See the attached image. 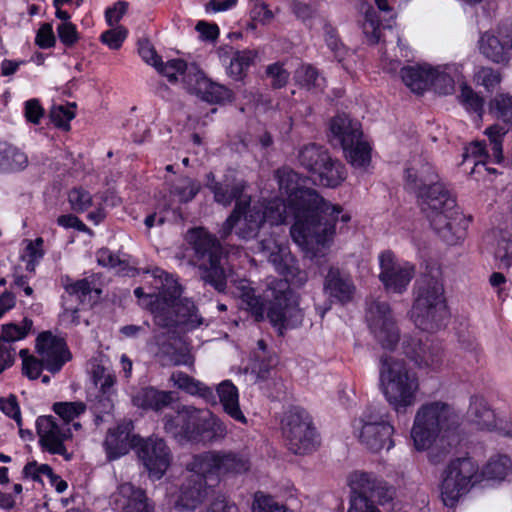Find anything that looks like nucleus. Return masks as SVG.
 I'll return each mask as SVG.
<instances>
[{"label":"nucleus","mask_w":512,"mask_h":512,"mask_svg":"<svg viewBox=\"0 0 512 512\" xmlns=\"http://www.w3.org/2000/svg\"><path fill=\"white\" fill-rule=\"evenodd\" d=\"M276 178L282 194L287 195L286 203L279 199L268 202L251 203L250 196L244 194L247 184L226 174L222 181H216L212 173L207 175V187L214 200L224 207L233 201L235 207L219 233L226 239L235 229L236 235L244 240L254 238L264 223L280 225L289 217L294 219L291 227L293 241L301 248L306 258L314 260L320 247V202L317 193L299 186L298 174L291 169L277 170Z\"/></svg>","instance_id":"1"},{"label":"nucleus","mask_w":512,"mask_h":512,"mask_svg":"<svg viewBox=\"0 0 512 512\" xmlns=\"http://www.w3.org/2000/svg\"><path fill=\"white\" fill-rule=\"evenodd\" d=\"M187 240L194 250V261L200 270V277L218 292H224L227 281L232 283L231 293L240 300V307L248 311L256 321L265 318L266 306L256 294L247 279H232L221 264L223 249L220 242L203 228L188 231ZM267 302V318L280 335L291 327L290 317L299 313L292 301V291L286 279L271 278L267 280L264 291Z\"/></svg>","instance_id":"2"},{"label":"nucleus","mask_w":512,"mask_h":512,"mask_svg":"<svg viewBox=\"0 0 512 512\" xmlns=\"http://www.w3.org/2000/svg\"><path fill=\"white\" fill-rule=\"evenodd\" d=\"M405 188L417 196L421 211L444 242L455 245L464 239L469 220L430 163L413 158L405 170Z\"/></svg>","instance_id":"3"},{"label":"nucleus","mask_w":512,"mask_h":512,"mask_svg":"<svg viewBox=\"0 0 512 512\" xmlns=\"http://www.w3.org/2000/svg\"><path fill=\"white\" fill-rule=\"evenodd\" d=\"M151 277L160 295H149L143 304L150 307L155 324L163 328L183 326L191 330L203 323L194 302L181 298L182 288L172 274L154 268Z\"/></svg>","instance_id":"4"},{"label":"nucleus","mask_w":512,"mask_h":512,"mask_svg":"<svg viewBox=\"0 0 512 512\" xmlns=\"http://www.w3.org/2000/svg\"><path fill=\"white\" fill-rule=\"evenodd\" d=\"M411 317L423 331H435L441 327L447 316L446 299L439 270L422 274L413 286Z\"/></svg>","instance_id":"5"},{"label":"nucleus","mask_w":512,"mask_h":512,"mask_svg":"<svg viewBox=\"0 0 512 512\" xmlns=\"http://www.w3.org/2000/svg\"><path fill=\"white\" fill-rule=\"evenodd\" d=\"M380 386L385 399L397 414L405 413L415 405L419 382L404 360L390 356L381 359Z\"/></svg>","instance_id":"6"},{"label":"nucleus","mask_w":512,"mask_h":512,"mask_svg":"<svg viewBox=\"0 0 512 512\" xmlns=\"http://www.w3.org/2000/svg\"><path fill=\"white\" fill-rule=\"evenodd\" d=\"M457 427V416L448 404L440 401L430 402L418 409L411 437L417 450H426L438 437H449Z\"/></svg>","instance_id":"7"},{"label":"nucleus","mask_w":512,"mask_h":512,"mask_svg":"<svg viewBox=\"0 0 512 512\" xmlns=\"http://www.w3.org/2000/svg\"><path fill=\"white\" fill-rule=\"evenodd\" d=\"M480 481L479 466L472 458L460 457L451 460L440 477V496L444 505L454 507Z\"/></svg>","instance_id":"8"},{"label":"nucleus","mask_w":512,"mask_h":512,"mask_svg":"<svg viewBox=\"0 0 512 512\" xmlns=\"http://www.w3.org/2000/svg\"><path fill=\"white\" fill-rule=\"evenodd\" d=\"M330 132L343 149L352 166L365 168L371 160V146L363 138L360 124L347 115H337L331 120Z\"/></svg>","instance_id":"9"},{"label":"nucleus","mask_w":512,"mask_h":512,"mask_svg":"<svg viewBox=\"0 0 512 512\" xmlns=\"http://www.w3.org/2000/svg\"><path fill=\"white\" fill-rule=\"evenodd\" d=\"M281 432L288 449L294 454L304 455L314 447L315 428L307 411L293 407L281 420Z\"/></svg>","instance_id":"10"},{"label":"nucleus","mask_w":512,"mask_h":512,"mask_svg":"<svg viewBox=\"0 0 512 512\" xmlns=\"http://www.w3.org/2000/svg\"><path fill=\"white\" fill-rule=\"evenodd\" d=\"M366 321L377 341L385 349H393L399 341V331L387 302L366 300Z\"/></svg>","instance_id":"11"},{"label":"nucleus","mask_w":512,"mask_h":512,"mask_svg":"<svg viewBox=\"0 0 512 512\" xmlns=\"http://www.w3.org/2000/svg\"><path fill=\"white\" fill-rule=\"evenodd\" d=\"M205 415L209 416L208 409H198L188 405L178 406L174 416L164 417V429L176 439L199 441L201 422Z\"/></svg>","instance_id":"12"},{"label":"nucleus","mask_w":512,"mask_h":512,"mask_svg":"<svg viewBox=\"0 0 512 512\" xmlns=\"http://www.w3.org/2000/svg\"><path fill=\"white\" fill-rule=\"evenodd\" d=\"M379 279L389 292L402 294L414 277L415 267L409 262H400L391 251L379 255Z\"/></svg>","instance_id":"13"},{"label":"nucleus","mask_w":512,"mask_h":512,"mask_svg":"<svg viewBox=\"0 0 512 512\" xmlns=\"http://www.w3.org/2000/svg\"><path fill=\"white\" fill-rule=\"evenodd\" d=\"M138 457L153 479H160L168 470L172 454L166 442L156 436L142 439L138 443Z\"/></svg>","instance_id":"14"},{"label":"nucleus","mask_w":512,"mask_h":512,"mask_svg":"<svg viewBox=\"0 0 512 512\" xmlns=\"http://www.w3.org/2000/svg\"><path fill=\"white\" fill-rule=\"evenodd\" d=\"M36 429L39 443L44 450L69 459L64 442L71 438L72 433L67 423L59 422L54 416L44 415L37 418Z\"/></svg>","instance_id":"15"},{"label":"nucleus","mask_w":512,"mask_h":512,"mask_svg":"<svg viewBox=\"0 0 512 512\" xmlns=\"http://www.w3.org/2000/svg\"><path fill=\"white\" fill-rule=\"evenodd\" d=\"M186 89L208 103L220 104L229 102L233 96L230 89L211 81L198 66H192L188 70Z\"/></svg>","instance_id":"16"},{"label":"nucleus","mask_w":512,"mask_h":512,"mask_svg":"<svg viewBox=\"0 0 512 512\" xmlns=\"http://www.w3.org/2000/svg\"><path fill=\"white\" fill-rule=\"evenodd\" d=\"M403 350L420 368L438 369L443 363V351L439 342L434 340H422L414 337L403 339Z\"/></svg>","instance_id":"17"},{"label":"nucleus","mask_w":512,"mask_h":512,"mask_svg":"<svg viewBox=\"0 0 512 512\" xmlns=\"http://www.w3.org/2000/svg\"><path fill=\"white\" fill-rule=\"evenodd\" d=\"M36 349L44 363L45 369L51 373L59 372L71 357L65 341L49 331L38 335Z\"/></svg>","instance_id":"18"},{"label":"nucleus","mask_w":512,"mask_h":512,"mask_svg":"<svg viewBox=\"0 0 512 512\" xmlns=\"http://www.w3.org/2000/svg\"><path fill=\"white\" fill-rule=\"evenodd\" d=\"M350 221L351 214L348 211L341 205L333 204L322 197V251L334 244L338 234L348 231Z\"/></svg>","instance_id":"19"},{"label":"nucleus","mask_w":512,"mask_h":512,"mask_svg":"<svg viewBox=\"0 0 512 512\" xmlns=\"http://www.w3.org/2000/svg\"><path fill=\"white\" fill-rule=\"evenodd\" d=\"M393 432V426L382 417L368 416L363 420L359 438L373 452L388 451L394 446Z\"/></svg>","instance_id":"20"},{"label":"nucleus","mask_w":512,"mask_h":512,"mask_svg":"<svg viewBox=\"0 0 512 512\" xmlns=\"http://www.w3.org/2000/svg\"><path fill=\"white\" fill-rule=\"evenodd\" d=\"M480 52L495 63H506L512 52V24L499 27L497 34L485 32L479 39Z\"/></svg>","instance_id":"21"},{"label":"nucleus","mask_w":512,"mask_h":512,"mask_svg":"<svg viewBox=\"0 0 512 512\" xmlns=\"http://www.w3.org/2000/svg\"><path fill=\"white\" fill-rule=\"evenodd\" d=\"M155 344L157 346L155 354L163 365L193 366L194 357L188 345L180 338L162 333L155 336Z\"/></svg>","instance_id":"22"},{"label":"nucleus","mask_w":512,"mask_h":512,"mask_svg":"<svg viewBox=\"0 0 512 512\" xmlns=\"http://www.w3.org/2000/svg\"><path fill=\"white\" fill-rule=\"evenodd\" d=\"M348 483L351 488V496L376 499L379 503L388 501L392 497L386 483L372 473L353 472L349 476Z\"/></svg>","instance_id":"23"},{"label":"nucleus","mask_w":512,"mask_h":512,"mask_svg":"<svg viewBox=\"0 0 512 512\" xmlns=\"http://www.w3.org/2000/svg\"><path fill=\"white\" fill-rule=\"evenodd\" d=\"M324 292L331 303L346 304L353 300L356 286L351 275L337 267H330L324 280Z\"/></svg>","instance_id":"24"},{"label":"nucleus","mask_w":512,"mask_h":512,"mask_svg":"<svg viewBox=\"0 0 512 512\" xmlns=\"http://www.w3.org/2000/svg\"><path fill=\"white\" fill-rule=\"evenodd\" d=\"M210 486L200 478L189 476L181 484L174 500V508L179 512H194L208 497Z\"/></svg>","instance_id":"25"},{"label":"nucleus","mask_w":512,"mask_h":512,"mask_svg":"<svg viewBox=\"0 0 512 512\" xmlns=\"http://www.w3.org/2000/svg\"><path fill=\"white\" fill-rule=\"evenodd\" d=\"M112 503L121 512H155L144 490L131 483H122L112 495Z\"/></svg>","instance_id":"26"},{"label":"nucleus","mask_w":512,"mask_h":512,"mask_svg":"<svg viewBox=\"0 0 512 512\" xmlns=\"http://www.w3.org/2000/svg\"><path fill=\"white\" fill-rule=\"evenodd\" d=\"M257 249L264 253L275 270L285 276H292L296 270L295 259L289 248L279 243L276 239L269 237L258 242Z\"/></svg>","instance_id":"27"},{"label":"nucleus","mask_w":512,"mask_h":512,"mask_svg":"<svg viewBox=\"0 0 512 512\" xmlns=\"http://www.w3.org/2000/svg\"><path fill=\"white\" fill-rule=\"evenodd\" d=\"M133 438L130 424L119 425L115 429H109L103 444L108 459L114 460L127 454L134 443Z\"/></svg>","instance_id":"28"},{"label":"nucleus","mask_w":512,"mask_h":512,"mask_svg":"<svg viewBox=\"0 0 512 512\" xmlns=\"http://www.w3.org/2000/svg\"><path fill=\"white\" fill-rule=\"evenodd\" d=\"M187 471L191 472L190 476L207 480L218 481V464L216 451H208L193 455L189 462L186 463Z\"/></svg>","instance_id":"29"},{"label":"nucleus","mask_w":512,"mask_h":512,"mask_svg":"<svg viewBox=\"0 0 512 512\" xmlns=\"http://www.w3.org/2000/svg\"><path fill=\"white\" fill-rule=\"evenodd\" d=\"M216 392L224 412L235 421L246 424L247 418L239 404V391L232 381L224 380L219 383Z\"/></svg>","instance_id":"30"},{"label":"nucleus","mask_w":512,"mask_h":512,"mask_svg":"<svg viewBox=\"0 0 512 512\" xmlns=\"http://www.w3.org/2000/svg\"><path fill=\"white\" fill-rule=\"evenodd\" d=\"M133 404L145 410L161 411L173 401V392L154 387L142 388L132 398Z\"/></svg>","instance_id":"31"},{"label":"nucleus","mask_w":512,"mask_h":512,"mask_svg":"<svg viewBox=\"0 0 512 512\" xmlns=\"http://www.w3.org/2000/svg\"><path fill=\"white\" fill-rule=\"evenodd\" d=\"M401 78L404 84L414 93L422 94L431 85L432 66L429 64H417L401 69Z\"/></svg>","instance_id":"32"},{"label":"nucleus","mask_w":512,"mask_h":512,"mask_svg":"<svg viewBox=\"0 0 512 512\" xmlns=\"http://www.w3.org/2000/svg\"><path fill=\"white\" fill-rule=\"evenodd\" d=\"M170 381L178 389L190 395L199 396L207 402L215 400L212 388L182 371H174L170 376Z\"/></svg>","instance_id":"33"},{"label":"nucleus","mask_w":512,"mask_h":512,"mask_svg":"<svg viewBox=\"0 0 512 512\" xmlns=\"http://www.w3.org/2000/svg\"><path fill=\"white\" fill-rule=\"evenodd\" d=\"M218 476L241 474L249 470L250 461L242 453L234 451H216Z\"/></svg>","instance_id":"34"},{"label":"nucleus","mask_w":512,"mask_h":512,"mask_svg":"<svg viewBox=\"0 0 512 512\" xmlns=\"http://www.w3.org/2000/svg\"><path fill=\"white\" fill-rule=\"evenodd\" d=\"M277 362V357L268 352L265 341L258 340L257 347L253 351L252 373L256 374L258 379H266L270 370L277 365Z\"/></svg>","instance_id":"35"},{"label":"nucleus","mask_w":512,"mask_h":512,"mask_svg":"<svg viewBox=\"0 0 512 512\" xmlns=\"http://www.w3.org/2000/svg\"><path fill=\"white\" fill-rule=\"evenodd\" d=\"M28 164V158L25 153L17 147L2 143L0 145V171L5 173L17 172L23 170Z\"/></svg>","instance_id":"36"},{"label":"nucleus","mask_w":512,"mask_h":512,"mask_svg":"<svg viewBox=\"0 0 512 512\" xmlns=\"http://www.w3.org/2000/svg\"><path fill=\"white\" fill-rule=\"evenodd\" d=\"M468 415L481 429H491L495 426V413L482 397L473 396L471 398Z\"/></svg>","instance_id":"37"},{"label":"nucleus","mask_w":512,"mask_h":512,"mask_svg":"<svg viewBox=\"0 0 512 512\" xmlns=\"http://www.w3.org/2000/svg\"><path fill=\"white\" fill-rule=\"evenodd\" d=\"M457 68L454 65L432 67L431 85L435 92L448 95L454 91V74Z\"/></svg>","instance_id":"38"},{"label":"nucleus","mask_w":512,"mask_h":512,"mask_svg":"<svg viewBox=\"0 0 512 512\" xmlns=\"http://www.w3.org/2000/svg\"><path fill=\"white\" fill-rule=\"evenodd\" d=\"M488 113L512 129V96L498 93L488 103Z\"/></svg>","instance_id":"39"},{"label":"nucleus","mask_w":512,"mask_h":512,"mask_svg":"<svg viewBox=\"0 0 512 512\" xmlns=\"http://www.w3.org/2000/svg\"><path fill=\"white\" fill-rule=\"evenodd\" d=\"M324 38L327 46V50L333 60L342 64V67L347 69L345 61L350 56V50L343 44L338 37V34L331 25H324Z\"/></svg>","instance_id":"40"},{"label":"nucleus","mask_w":512,"mask_h":512,"mask_svg":"<svg viewBox=\"0 0 512 512\" xmlns=\"http://www.w3.org/2000/svg\"><path fill=\"white\" fill-rule=\"evenodd\" d=\"M346 178L345 166L337 159L322 158V186L336 188Z\"/></svg>","instance_id":"41"},{"label":"nucleus","mask_w":512,"mask_h":512,"mask_svg":"<svg viewBox=\"0 0 512 512\" xmlns=\"http://www.w3.org/2000/svg\"><path fill=\"white\" fill-rule=\"evenodd\" d=\"M114 388L109 392L98 391L91 409L95 415V424L98 426L103 422H109L114 409Z\"/></svg>","instance_id":"42"},{"label":"nucleus","mask_w":512,"mask_h":512,"mask_svg":"<svg viewBox=\"0 0 512 512\" xmlns=\"http://www.w3.org/2000/svg\"><path fill=\"white\" fill-rule=\"evenodd\" d=\"M196 66L195 64L188 65L182 59H172L167 61L165 64L162 60L159 63V66L156 67V70L165 76L170 83H175L178 81L179 76L182 78V82L184 87L186 88V78L188 74V70L192 67Z\"/></svg>","instance_id":"43"},{"label":"nucleus","mask_w":512,"mask_h":512,"mask_svg":"<svg viewBox=\"0 0 512 512\" xmlns=\"http://www.w3.org/2000/svg\"><path fill=\"white\" fill-rule=\"evenodd\" d=\"M512 469V462L506 455H497L492 457L483 468L482 478L487 479H504Z\"/></svg>","instance_id":"44"},{"label":"nucleus","mask_w":512,"mask_h":512,"mask_svg":"<svg viewBox=\"0 0 512 512\" xmlns=\"http://www.w3.org/2000/svg\"><path fill=\"white\" fill-rule=\"evenodd\" d=\"M507 132L508 129L499 124H494L486 129L485 133L489 139L488 159H492L495 163H500L503 160L502 139Z\"/></svg>","instance_id":"45"},{"label":"nucleus","mask_w":512,"mask_h":512,"mask_svg":"<svg viewBox=\"0 0 512 512\" xmlns=\"http://www.w3.org/2000/svg\"><path fill=\"white\" fill-rule=\"evenodd\" d=\"M203 419L199 431V441H215L225 437L227 433L226 427L211 411H209V416L205 415Z\"/></svg>","instance_id":"46"},{"label":"nucleus","mask_w":512,"mask_h":512,"mask_svg":"<svg viewBox=\"0 0 512 512\" xmlns=\"http://www.w3.org/2000/svg\"><path fill=\"white\" fill-rule=\"evenodd\" d=\"M201 185L197 180L189 177H181L172 186L171 194L176 196L181 203H187L194 199L200 191Z\"/></svg>","instance_id":"47"},{"label":"nucleus","mask_w":512,"mask_h":512,"mask_svg":"<svg viewBox=\"0 0 512 512\" xmlns=\"http://www.w3.org/2000/svg\"><path fill=\"white\" fill-rule=\"evenodd\" d=\"M86 409V404L82 401L56 402L53 404V411L61 418V423H67L68 426H70V422L84 414Z\"/></svg>","instance_id":"48"},{"label":"nucleus","mask_w":512,"mask_h":512,"mask_svg":"<svg viewBox=\"0 0 512 512\" xmlns=\"http://www.w3.org/2000/svg\"><path fill=\"white\" fill-rule=\"evenodd\" d=\"M91 380L99 391L109 392L114 388L115 375L109 367L94 363L91 369Z\"/></svg>","instance_id":"49"},{"label":"nucleus","mask_w":512,"mask_h":512,"mask_svg":"<svg viewBox=\"0 0 512 512\" xmlns=\"http://www.w3.org/2000/svg\"><path fill=\"white\" fill-rule=\"evenodd\" d=\"M33 321L24 318L20 324L7 323L2 325L0 338L13 345L14 342L24 339L32 329Z\"/></svg>","instance_id":"50"},{"label":"nucleus","mask_w":512,"mask_h":512,"mask_svg":"<svg viewBox=\"0 0 512 512\" xmlns=\"http://www.w3.org/2000/svg\"><path fill=\"white\" fill-rule=\"evenodd\" d=\"M256 54L250 50L237 51L230 61L228 73L231 77L241 79L245 71L253 63Z\"/></svg>","instance_id":"51"},{"label":"nucleus","mask_w":512,"mask_h":512,"mask_svg":"<svg viewBox=\"0 0 512 512\" xmlns=\"http://www.w3.org/2000/svg\"><path fill=\"white\" fill-rule=\"evenodd\" d=\"M381 26L377 11L372 6H367L362 29L369 43L376 44L380 41Z\"/></svg>","instance_id":"52"},{"label":"nucleus","mask_w":512,"mask_h":512,"mask_svg":"<svg viewBox=\"0 0 512 512\" xmlns=\"http://www.w3.org/2000/svg\"><path fill=\"white\" fill-rule=\"evenodd\" d=\"M494 257L498 262L499 268H509L512 266V237L509 234L502 233L497 239Z\"/></svg>","instance_id":"53"},{"label":"nucleus","mask_w":512,"mask_h":512,"mask_svg":"<svg viewBox=\"0 0 512 512\" xmlns=\"http://www.w3.org/2000/svg\"><path fill=\"white\" fill-rule=\"evenodd\" d=\"M97 262L103 267L114 269L117 273H125L129 269V264L126 259L120 258L107 248H101L96 253Z\"/></svg>","instance_id":"54"},{"label":"nucleus","mask_w":512,"mask_h":512,"mask_svg":"<svg viewBox=\"0 0 512 512\" xmlns=\"http://www.w3.org/2000/svg\"><path fill=\"white\" fill-rule=\"evenodd\" d=\"M460 103L469 112H474L481 118L483 113L484 100L476 94L469 86L462 85L458 96Z\"/></svg>","instance_id":"55"},{"label":"nucleus","mask_w":512,"mask_h":512,"mask_svg":"<svg viewBox=\"0 0 512 512\" xmlns=\"http://www.w3.org/2000/svg\"><path fill=\"white\" fill-rule=\"evenodd\" d=\"M68 201L71 209L77 213H83L93 204V198L87 190L76 187L69 191Z\"/></svg>","instance_id":"56"},{"label":"nucleus","mask_w":512,"mask_h":512,"mask_svg":"<svg viewBox=\"0 0 512 512\" xmlns=\"http://www.w3.org/2000/svg\"><path fill=\"white\" fill-rule=\"evenodd\" d=\"M475 81L487 91H493L501 82V75L490 67H481L475 73Z\"/></svg>","instance_id":"57"},{"label":"nucleus","mask_w":512,"mask_h":512,"mask_svg":"<svg viewBox=\"0 0 512 512\" xmlns=\"http://www.w3.org/2000/svg\"><path fill=\"white\" fill-rule=\"evenodd\" d=\"M19 355L22 359L24 374L29 379H37L40 376L42 369L45 368L42 360L29 355L28 350L26 349L20 350Z\"/></svg>","instance_id":"58"},{"label":"nucleus","mask_w":512,"mask_h":512,"mask_svg":"<svg viewBox=\"0 0 512 512\" xmlns=\"http://www.w3.org/2000/svg\"><path fill=\"white\" fill-rule=\"evenodd\" d=\"M56 31L59 40L65 47L71 48L79 41L77 27L72 22H60Z\"/></svg>","instance_id":"59"},{"label":"nucleus","mask_w":512,"mask_h":512,"mask_svg":"<svg viewBox=\"0 0 512 512\" xmlns=\"http://www.w3.org/2000/svg\"><path fill=\"white\" fill-rule=\"evenodd\" d=\"M127 30L122 26L107 30L101 34V41L110 49H119L127 37Z\"/></svg>","instance_id":"60"},{"label":"nucleus","mask_w":512,"mask_h":512,"mask_svg":"<svg viewBox=\"0 0 512 512\" xmlns=\"http://www.w3.org/2000/svg\"><path fill=\"white\" fill-rule=\"evenodd\" d=\"M74 107H75V105H73L71 107H64L62 105L53 107V109L51 110V114H50L52 122L57 127L68 129L70 121L75 116V113L73 110Z\"/></svg>","instance_id":"61"},{"label":"nucleus","mask_w":512,"mask_h":512,"mask_svg":"<svg viewBox=\"0 0 512 512\" xmlns=\"http://www.w3.org/2000/svg\"><path fill=\"white\" fill-rule=\"evenodd\" d=\"M267 76L271 79L274 88H282L288 82L290 73L283 67L281 63H273L266 69Z\"/></svg>","instance_id":"62"},{"label":"nucleus","mask_w":512,"mask_h":512,"mask_svg":"<svg viewBox=\"0 0 512 512\" xmlns=\"http://www.w3.org/2000/svg\"><path fill=\"white\" fill-rule=\"evenodd\" d=\"M300 163L308 171L317 173L320 169V152L315 145L305 148L300 155Z\"/></svg>","instance_id":"63"},{"label":"nucleus","mask_w":512,"mask_h":512,"mask_svg":"<svg viewBox=\"0 0 512 512\" xmlns=\"http://www.w3.org/2000/svg\"><path fill=\"white\" fill-rule=\"evenodd\" d=\"M66 292L71 296L83 302L88 295L94 290L92 283L88 279H81L76 282L65 285Z\"/></svg>","instance_id":"64"}]
</instances>
